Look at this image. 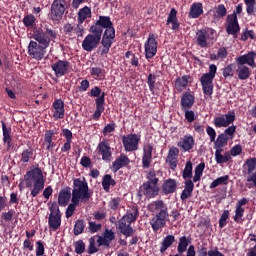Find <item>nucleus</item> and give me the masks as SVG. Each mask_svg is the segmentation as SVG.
I'll return each instance as SVG.
<instances>
[{
    "mask_svg": "<svg viewBox=\"0 0 256 256\" xmlns=\"http://www.w3.org/2000/svg\"><path fill=\"white\" fill-rule=\"evenodd\" d=\"M213 39H215V30L213 29H210V31L207 29H200L196 32L197 46L201 47L202 49L212 45Z\"/></svg>",
    "mask_w": 256,
    "mask_h": 256,
    "instance_id": "10",
    "label": "nucleus"
},
{
    "mask_svg": "<svg viewBox=\"0 0 256 256\" xmlns=\"http://www.w3.org/2000/svg\"><path fill=\"white\" fill-rule=\"evenodd\" d=\"M48 225L51 231H57L61 227V215L49 214Z\"/></svg>",
    "mask_w": 256,
    "mask_h": 256,
    "instance_id": "33",
    "label": "nucleus"
},
{
    "mask_svg": "<svg viewBox=\"0 0 256 256\" xmlns=\"http://www.w3.org/2000/svg\"><path fill=\"white\" fill-rule=\"evenodd\" d=\"M184 111V117L188 123H193L195 121V112L193 110H182Z\"/></svg>",
    "mask_w": 256,
    "mask_h": 256,
    "instance_id": "58",
    "label": "nucleus"
},
{
    "mask_svg": "<svg viewBox=\"0 0 256 256\" xmlns=\"http://www.w3.org/2000/svg\"><path fill=\"white\" fill-rule=\"evenodd\" d=\"M139 141H141V135L139 134L130 133L122 136L123 147L128 153L139 149Z\"/></svg>",
    "mask_w": 256,
    "mask_h": 256,
    "instance_id": "11",
    "label": "nucleus"
},
{
    "mask_svg": "<svg viewBox=\"0 0 256 256\" xmlns=\"http://www.w3.org/2000/svg\"><path fill=\"white\" fill-rule=\"evenodd\" d=\"M181 111H187V109H191L193 105H195V96L190 92H185L180 101Z\"/></svg>",
    "mask_w": 256,
    "mask_h": 256,
    "instance_id": "24",
    "label": "nucleus"
},
{
    "mask_svg": "<svg viewBox=\"0 0 256 256\" xmlns=\"http://www.w3.org/2000/svg\"><path fill=\"white\" fill-rule=\"evenodd\" d=\"M153 163V145L146 144L143 147V156H142V167L143 169H149Z\"/></svg>",
    "mask_w": 256,
    "mask_h": 256,
    "instance_id": "20",
    "label": "nucleus"
},
{
    "mask_svg": "<svg viewBox=\"0 0 256 256\" xmlns=\"http://www.w3.org/2000/svg\"><path fill=\"white\" fill-rule=\"evenodd\" d=\"M166 25H172V31H179L181 23H179V19H177V10L175 8H171Z\"/></svg>",
    "mask_w": 256,
    "mask_h": 256,
    "instance_id": "27",
    "label": "nucleus"
},
{
    "mask_svg": "<svg viewBox=\"0 0 256 256\" xmlns=\"http://www.w3.org/2000/svg\"><path fill=\"white\" fill-rule=\"evenodd\" d=\"M120 203H121V198L119 197L113 198L109 202V207L110 209H112V211H117V209H119Z\"/></svg>",
    "mask_w": 256,
    "mask_h": 256,
    "instance_id": "60",
    "label": "nucleus"
},
{
    "mask_svg": "<svg viewBox=\"0 0 256 256\" xmlns=\"http://www.w3.org/2000/svg\"><path fill=\"white\" fill-rule=\"evenodd\" d=\"M217 74V66L215 64H211L209 66L208 73H205L200 78V83L202 86V91L204 95H208V97H211L213 95V79H215V75Z\"/></svg>",
    "mask_w": 256,
    "mask_h": 256,
    "instance_id": "7",
    "label": "nucleus"
},
{
    "mask_svg": "<svg viewBox=\"0 0 256 256\" xmlns=\"http://www.w3.org/2000/svg\"><path fill=\"white\" fill-rule=\"evenodd\" d=\"M191 236H182L179 238L178 246H177V253L182 255V253H185L187 251V248L189 245H191Z\"/></svg>",
    "mask_w": 256,
    "mask_h": 256,
    "instance_id": "35",
    "label": "nucleus"
},
{
    "mask_svg": "<svg viewBox=\"0 0 256 256\" xmlns=\"http://www.w3.org/2000/svg\"><path fill=\"white\" fill-rule=\"evenodd\" d=\"M52 112L54 121L65 119V102L62 99H56L52 103Z\"/></svg>",
    "mask_w": 256,
    "mask_h": 256,
    "instance_id": "18",
    "label": "nucleus"
},
{
    "mask_svg": "<svg viewBox=\"0 0 256 256\" xmlns=\"http://www.w3.org/2000/svg\"><path fill=\"white\" fill-rule=\"evenodd\" d=\"M237 69H236V74L238 76V79L240 81H245L251 77V69L247 67V65L239 64L236 63Z\"/></svg>",
    "mask_w": 256,
    "mask_h": 256,
    "instance_id": "31",
    "label": "nucleus"
},
{
    "mask_svg": "<svg viewBox=\"0 0 256 256\" xmlns=\"http://www.w3.org/2000/svg\"><path fill=\"white\" fill-rule=\"evenodd\" d=\"M157 82V75L150 73L147 77V85L151 93H155V83Z\"/></svg>",
    "mask_w": 256,
    "mask_h": 256,
    "instance_id": "50",
    "label": "nucleus"
},
{
    "mask_svg": "<svg viewBox=\"0 0 256 256\" xmlns=\"http://www.w3.org/2000/svg\"><path fill=\"white\" fill-rule=\"evenodd\" d=\"M126 59H130V64L132 67H139V58L135 55V53L131 51H127L125 53Z\"/></svg>",
    "mask_w": 256,
    "mask_h": 256,
    "instance_id": "51",
    "label": "nucleus"
},
{
    "mask_svg": "<svg viewBox=\"0 0 256 256\" xmlns=\"http://www.w3.org/2000/svg\"><path fill=\"white\" fill-rule=\"evenodd\" d=\"M175 243V236L167 235L163 238L162 242L160 243V253L161 255H165V251L169 249Z\"/></svg>",
    "mask_w": 256,
    "mask_h": 256,
    "instance_id": "37",
    "label": "nucleus"
},
{
    "mask_svg": "<svg viewBox=\"0 0 256 256\" xmlns=\"http://www.w3.org/2000/svg\"><path fill=\"white\" fill-rule=\"evenodd\" d=\"M227 219H229V210H224L220 219H219L220 229H223V227L227 226Z\"/></svg>",
    "mask_w": 256,
    "mask_h": 256,
    "instance_id": "55",
    "label": "nucleus"
},
{
    "mask_svg": "<svg viewBox=\"0 0 256 256\" xmlns=\"http://www.w3.org/2000/svg\"><path fill=\"white\" fill-rule=\"evenodd\" d=\"M177 157H179V148L172 147L169 149L166 163H169L172 170L177 169Z\"/></svg>",
    "mask_w": 256,
    "mask_h": 256,
    "instance_id": "28",
    "label": "nucleus"
},
{
    "mask_svg": "<svg viewBox=\"0 0 256 256\" xmlns=\"http://www.w3.org/2000/svg\"><path fill=\"white\" fill-rule=\"evenodd\" d=\"M72 199L87 203L91 199V192H89V184L87 181H82L79 178L73 180Z\"/></svg>",
    "mask_w": 256,
    "mask_h": 256,
    "instance_id": "5",
    "label": "nucleus"
},
{
    "mask_svg": "<svg viewBox=\"0 0 256 256\" xmlns=\"http://www.w3.org/2000/svg\"><path fill=\"white\" fill-rule=\"evenodd\" d=\"M117 185V181L113 179V176L111 174H106L102 178V187L106 193H109L111 190V187H115Z\"/></svg>",
    "mask_w": 256,
    "mask_h": 256,
    "instance_id": "36",
    "label": "nucleus"
},
{
    "mask_svg": "<svg viewBox=\"0 0 256 256\" xmlns=\"http://www.w3.org/2000/svg\"><path fill=\"white\" fill-rule=\"evenodd\" d=\"M158 45L159 43L157 42V35L154 33H149L148 39L144 44L146 59H153L157 55Z\"/></svg>",
    "mask_w": 256,
    "mask_h": 256,
    "instance_id": "12",
    "label": "nucleus"
},
{
    "mask_svg": "<svg viewBox=\"0 0 256 256\" xmlns=\"http://www.w3.org/2000/svg\"><path fill=\"white\" fill-rule=\"evenodd\" d=\"M182 177L185 180L193 179V163L191 161L186 162Z\"/></svg>",
    "mask_w": 256,
    "mask_h": 256,
    "instance_id": "44",
    "label": "nucleus"
},
{
    "mask_svg": "<svg viewBox=\"0 0 256 256\" xmlns=\"http://www.w3.org/2000/svg\"><path fill=\"white\" fill-rule=\"evenodd\" d=\"M89 33L90 34H88L82 41V49L91 53V51H94V49L99 47V44L103 41V36L99 34V32L93 30V28H89Z\"/></svg>",
    "mask_w": 256,
    "mask_h": 256,
    "instance_id": "8",
    "label": "nucleus"
},
{
    "mask_svg": "<svg viewBox=\"0 0 256 256\" xmlns=\"http://www.w3.org/2000/svg\"><path fill=\"white\" fill-rule=\"evenodd\" d=\"M129 163H131L129 156L122 153L112 163L111 169L114 173H117V171H119V169H123V167H127V165H129Z\"/></svg>",
    "mask_w": 256,
    "mask_h": 256,
    "instance_id": "22",
    "label": "nucleus"
},
{
    "mask_svg": "<svg viewBox=\"0 0 256 256\" xmlns=\"http://www.w3.org/2000/svg\"><path fill=\"white\" fill-rule=\"evenodd\" d=\"M177 191V180L169 178L166 179L162 184L163 195H172Z\"/></svg>",
    "mask_w": 256,
    "mask_h": 256,
    "instance_id": "26",
    "label": "nucleus"
},
{
    "mask_svg": "<svg viewBox=\"0 0 256 256\" xmlns=\"http://www.w3.org/2000/svg\"><path fill=\"white\" fill-rule=\"evenodd\" d=\"M222 75L225 79H228L233 77V66L231 64L227 65L223 71H222Z\"/></svg>",
    "mask_w": 256,
    "mask_h": 256,
    "instance_id": "61",
    "label": "nucleus"
},
{
    "mask_svg": "<svg viewBox=\"0 0 256 256\" xmlns=\"http://www.w3.org/2000/svg\"><path fill=\"white\" fill-rule=\"evenodd\" d=\"M255 59H256V52L252 50L244 55H240L236 57L235 63H239L240 65H248V67L255 69L256 67Z\"/></svg>",
    "mask_w": 256,
    "mask_h": 256,
    "instance_id": "17",
    "label": "nucleus"
},
{
    "mask_svg": "<svg viewBox=\"0 0 256 256\" xmlns=\"http://www.w3.org/2000/svg\"><path fill=\"white\" fill-rule=\"evenodd\" d=\"M139 219V208L133 206L128 209L124 216L118 221V229L124 237H132L135 229L131 227V223H135Z\"/></svg>",
    "mask_w": 256,
    "mask_h": 256,
    "instance_id": "4",
    "label": "nucleus"
},
{
    "mask_svg": "<svg viewBox=\"0 0 256 256\" xmlns=\"http://www.w3.org/2000/svg\"><path fill=\"white\" fill-rule=\"evenodd\" d=\"M2 133H3V143L7 146V151L13 147L11 141H13V137L11 136V127H7L5 121H2Z\"/></svg>",
    "mask_w": 256,
    "mask_h": 256,
    "instance_id": "29",
    "label": "nucleus"
},
{
    "mask_svg": "<svg viewBox=\"0 0 256 256\" xmlns=\"http://www.w3.org/2000/svg\"><path fill=\"white\" fill-rule=\"evenodd\" d=\"M31 157H33V149L32 148L23 150L21 153L20 163H29V161H31Z\"/></svg>",
    "mask_w": 256,
    "mask_h": 256,
    "instance_id": "49",
    "label": "nucleus"
},
{
    "mask_svg": "<svg viewBox=\"0 0 256 256\" xmlns=\"http://www.w3.org/2000/svg\"><path fill=\"white\" fill-rule=\"evenodd\" d=\"M74 247L77 255H83V253H85V242H83V240L76 241Z\"/></svg>",
    "mask_w": 256,
    "mask_h": 256,
    "instance_id": "53",
    "label": "nucleus"
},
{
    "mask_svg": "<svg viewBox=\"0 0 256 256\" xmlns=\"http://www.w3.org/2000/svg\"><path fill=\"white\" fill-rule=\"evenodd\" d=\"M177 145L184 153H189L195 147V138L192 135H184Z\"/></svg>",
    "mask_w": 256,
    "mask_h": 256,
    "instance_id": "21",
    "label": "nucleus"
},
{
    "mask_svg": "<svg viewBox=\"0 0 256 256\" xmlns=\"http://www.w3.org/2000/svg\"><path fill=\"white\" fill-rule=\"evenodd\" d=\"M223 17H227V8L224 4H219L215 7L214 19L219 21V19H223Z\"/></svg>",
    "mask_w": 256,
    "mask_h": 256,
    "instance_id": "42",
    "label": "nucleus"
},
{
    "mask_svg": "<svg viewBox=\"0 0 256 256\" xmlns=\"http://www.w3.org/2000/svg\"><path fill=\"white\" fill-rule=\"evenodd\" d=\"M67 0H54L50 7V19L51 21L59 22L63 19L65 15V10L67 9Z\"/></svg>",
    "mask_w": 256,
    "mask_h": 256,
    "instance_id": "9",
    "label": "nucleus"
},
{
    "mask_svg": "<svg viewBox=\"0 0 256 256\" xmlns=\"http://www.w3.org/2000/svg\"><path fill=\"white\" fill-rule=\"evenodd\" d=\"M85 231V220L83 219H78L75 222L73 233L74 235H81Z\"/></svg>",
    "mask_w": 256,
    "mask_h": 256,
    "instance_id": "47",
    "label": "nucleus"
},
{
    "mask_svg": "<svg viewBox=\"0 0 256 256\" xmlns=\"http://www.w3.org/2000/svg\"><path fill=\"white\" fill-rule=\"evenodd\" d=\"M140 197H147L148 199H153V197H157L159 195V186L157 184H151L149 182H144L142 186L139 188Z\"/></svg>",
    "mask_w": 256,
    "mask_h": 256,
    "instance_id": "15",
    "label": "nucleus"
},
{
    "mask_svg": "<svg viewBox=\"0 0 256 256\" xmlns=\"http://www.w3.org/2000/svg\"><path fill=\"white\" fill-rule=\"evenodd\" d=\"M97 151L102 156V161H111V157L113 153L111 152V144H109V140L104 139L97 146Z\"/></svg>",
    "mask_w": 256,
    "mask_h": 256,
    "instance_id": "19",
    "label": "nucleus"
},
{
    "mask_svg": "<svg viewBox=\"0 0 256 256\" xmlns=\"http://www.w3.org/2000/svg\"><path fill=\"white\" fill-rule=\"evenodd\" d=\"M103 237L111 243V241H114L115 239V232H113L111 229H105Z\"/></svg>",
    "mask_w": 256,
    "mask_h": 256,
    "instance_id": "63",
    "label": "nucleus"
},
{
    "mask_svg": "<svg viewBox=\"0 0 256 256\" xmlns=\"http://www.w3.org/2000/svg\"><path fill=\"white\" fill-rule=\"evenodd\" d=\"M203 14V4L201 2H194L188 13L190 19H199L200 15Z\"/></svg>",
    "mask_w": 256,
    "mask_h": 256,
    "instance_id": "32",
    "label": "nucleus"
},
{
    "mask_svg": "<svg viewBox=\"0 0 256 256\" xmlns=\"http://www.w3.org/2000/svg\"><path fill=\"white\" fill-rule=\"evenodd\" d=\"M245 165H247L248 169V175H251V173H253L255 171V167H256V158H249L246 160Z\"/></svg>",
    "mask_w": 256,
    "mask_h": 256,
    "instance_id": "54",
    "label": "nucleus"
},
{
    "mask_svg": "<svg viewBox=\"0 0 256 256\" xmlns=\"http://www.w3.org/2000/svg\"><path fill=\"white\" fill-rule=\"evenodd\" d=\"M189 79H191L190 75H184L182 77L176 78L174 87L178 93H182V91L187 89V85H189Z\"/></svg>",
    "mask_w": 256,
    "mask_h": 256,
    "instance_id": "30",
    "label": "nucleus"
},
{
    "mask_svg": "<svg viewBox=\"0 0 256 256\" xmlns=\"http://www.w3.org/2000/svg\"><path fill=\"white\" fill-rule=\"evenodd\" d=\"M32 39L28 45V55L41 61L47 54V48L51 45V41L57 39V32L45 25L44 30L42 28H34Z\"/></svg>",
    "mask_w": 256,
    "mask_h": 256,
    "instance_id": "1",
    "label": "nucleus"
},
{
    "mask_svg": "<svg viewBox=\"0 0 256 256\" xmlns=\"http://www.w3.org/2000/svg\"><path fill=\"white\" fill-rule=\"evenodd\" d=\"M26 177L34 181L33 189L31 190V196L37 197L41 193L42 189H45V178L43 177V170L37 166L26 172Z\"/></svg>",
    "mask_w": 256,
    "mask_h": 256,
    "instance_id": "6",
    "label": "nucleus"
},
{
    "mask_svg": "<svg viewBox=\"0 0 256 256\" xmlns=\"http://www.w3.org/2000/svg\"><path fill=\"white\" fill-rule=\"evenodd\" d=\"M71 201V188L67 187L60 190L58 194V205L60 207H67Z\"/></svg>",
    "mask_w": 256,
    "mask_h": 256,
    "instance_id": "25",
    "label": "nucleus"
},
{
    "mask_svg": "<svg viewBox=\"0 0 256 256\" xmlns=\"http://www.w3.org/2000/svg\"><path fill=\"white\" fill-rule=\"evenodd\" d=\"M223 149H217L215 151V161L218 165H223V163H229L231 161V154L229 152H225L224 155Z\"/></svg>",
    "mask_w": 256,
    "mask_h": 256,
    "instance_id": "34",
    "label": "nucleus"
},
{
    "mask_svg": "<svg viewBox=\"0 0 256 256\" xmlns=\"http://www.w3.org/2000/svg\"><path fill=\"white\" fill-rule=\"evenodd\" d=\"M146 179H148L146 183L159 185V178H157V172L154 169L146 172Z\"/></svg>",
    "mask_w": 256,
    "mask_h": 256,
    "instance_id": "46",
    "label": "nucleus"
},
{
    "mask_svg": "<svg viewBox=\"0 0 256 256\" xmlns=\"http://www.w3.org/2000/svg\"><path fill=\"white\" fill-rule=\"evenodd\" d=\"M37 248H36V256H43L45 255V245L41 240L36 242Z\"/></svg>",
    "mask_w": 256,
    "mask_h": 256,
    "instance_id": "62",
    "label": "nucleus"
},
{
    "mask_svg": "<svg viewBox=\"0 0 256 256\" xmlns=\"http://www.w3.org/2000/svg\"><path fill=\"white\" fill-rule=\"evenodd\" d=\"M86 19H91V8L84 6L78 12V23H85Z\"/></svg>",
    "mask_w": 256,
    "mask_h": 256,
    "instance_id": "38",
    "label": "nucleus"
},
{
    "mask_svg": "<svg viewBox=\"0 0 256 256\" xmlns=\"http://www.w3.org/2000/svg\"><path fill=\"white\" fill-rule=\"evenodd\" d=\"M241 31L239 26V20L235 14H228L226 17V33L233 35L234 39H237V35Z\"/></svg>",
    "mask_w": 256,
    "mask_h": 256,
    "instance_id": "13",
    "label": "nucleus"
},
{
    "mask_svg": "<svg viewBox=\"0 0 256 256\" xmlns=\"http://www.w3.org/2000/svg\"><path fill=\"white\" fill-rule=\"evenodd\" d=\"M95 103L96 110L94 111L93 119L94 121H99L103 111H105V92H103L99 98H96Z\"/></svg>",
    "mask_w": 256,
    "mask_h": 256,
    "instance_id": "23",
    "label": "nucleus"
},
{
    "mask_svg": "<svg viewBox=\"0 0 256 256\" xmlns=\"http://www.w3.org/2000/svg\"><path fill=\"white\" fill-rule=\"evenodd\" d=\"M36 21H37V18H35L33 14H27L22 19V23L24 27H26L27 29H33V27H35L36 25Z\"/></svg>",
    "mask_w": 256,
    "mask_h": 256,
    "instance_id": "41",
    "label": "nucleus"
},
{
    "mask_svg": "<svg viewBox=\"0 0 256 256\" xmlns=\"http://www.w3.org/2000/svg\"><path fill=\"white\" fill-rule=\"evenodd\" d=\"M235 121V112L229 111L227 114H220L214 118V126L218 129L221 127H229Z\"/></svg>",
    "mask_w": 256,
    "mask_h": 256,
    "instance_id": "14",
    "label": "nucleus"
},
{
    "mask_svg": "<svg viewBox=\"0 0 256 256\" xmlns=\"http://www.w3.org/2000/svg\"><path fill=\"white\" fill-rule=\"evenodd\" d=\"M229 141V137L225 133H221L218 135L216 141H214V149H223L227 142Z\"/></svg>",
    "mask_w": 256,
    "mask_h": 256,
    "instance_id": "39",
    "label": "nucleus"
},
{
    "mask_svg": "<svg viewBox=\"0 0 256 256\" xmlns=\"http://www.w3.org/2000/svg\"><path fill=\"white\" fill-rule=\"evenodd\" d=\"M90 28L102 35L100 55L105 57L113 47V43H115V26H113L111 17L99 16L98 20Z\"/></svg>",
    "mask_w": 256,
    "mask_h": 256,
    "instance_id": "2",
    "label": "nucleus"
},
{
    "mask_svg": "<svg viewBox=\"0 0 256 256\" xmlns=\"http://www.w3.org/2000/svg\"><path fill=\"white\" fill-rule=\"evenodd\" d=\"M52 71L55 73V77H63L69 73L71 69V62L67 60H57L51 65Z\"/></svg>",
    "mask_w": 256,
    "mask_h": 256,
    "instance_id": "16",
    "label": "nucleus"
},
{
    "mask_svg": "<svg viewBox=\"0 0 256 256\" xmlns=\"http://www.w3.org/2000/svg\"><path fill=\"white\" fill-rule=\"evenodd\" d=\"M249 38L252 40L256 39L255 31L246 28L242 33L241 41H247Z\"/></svg>",
    "mask_w": 256,
    "mask_h": 256,
    "instance_id": "56",
    "label": "nucleus"
},
{
    "mask_svg": "<svg viewBox=\"0 0 256 256\" xmlns=\"http://www.w3.org/2000/svg\"><path fill=\"white\" fill-rule=\"evenodd\" d=\"M90 75L96 81H103L105 79V69L100 67H92L90 70Z\"/></svg>",
    "mask_w": 256,
    "mask_h": 256,
    "instance_id": "40",
    "label": "nucleus"
},
{
    "mask_svg": "<svg viewBox=\"0 0 256 256\" xmlns=\"http://www.w3.org/2000/svg\"><path fill=\"white\" fill-rule=\"evenodd\" d=\"M229 175L216 178L211 184L210 189H216L219 185H227L229 182Z\"/></svg>",
    "mask_w": 256,
    "mask_h": 256,
    "instance_id": "45",
    "label": "nucleus"
},
{
    "mask_svg": "<svg viewBox=\"0 0 256 256\" xmlns=\"http://www.w3.org/2000/svg\"><path fill=\"white\" fill-rule=\"evenodd\" d=\"M97 251H99V249L96 246L95 238L91 237L89 239L88 253L89 255H93L94 253H97Z\"/></svg>",
    "mask_w": 256,
    "mask_h": 256,
    "instance_id": "57",
    "label": "nucleus"
},
{
    "mask_svg": "<svg viewBox=\"0 0 256 256\" xmlns=\"http://www.w3.org/2000/svg\"><path fill=\"white\" fill-rule=\"evenodd\" d=\"M245 215V208H237L235 210L234 221L235 223H243V216Z\"/></svg>",
    "mask_w": 256,
    "mask_h": 256,
    "instance_id": "52",
    "label": "nucleus"
},
{
    "mask_svg": "<svg viewBox=\"0 0 256 256\" xmlns=\"http://www.w3.org/2000/svg\"><path fill=\"white\" fill-rule=\"evenodd\" d=\"M115 127H117V125L115 124V122H112L110 124H107L104 128H103V135L106 136L108 133H113V131H115Z\"/></svg>",
    "mask_w": 256,
    "mask_h": 256,
    "instance_id": "64",
    "label": "nucleus"
},
{
    "mask_svg": "<svg viewBox=\"0 0 256 256\" xmlns=\"http://www.w3.org/2000/svg\"><path fill=\"white\" fill-rule=\"evenodd\" d=\"M89 97H101L103 95V91L99 88V86L93 87L90 92L88 93Z\"/></svg>",
    "mask_w": 256,
    "mask_h": 256,
    "instance_id": "59",
    "label": "nucleus"
},
{
    "mask_svg": "<svg viewBox=\"0 0 256 256\" xmlns=\"http://www.w3.org/2000/svg\"><path fill=\"white\" fill-rule=\"evenodd\" d=\"M79 203H80V200L71 198V203L68 205L65 212L66 219H69V217H73V214L75 213V208L78 207Z\"/></svg>",
    "mask_w": 256,
    "mask_h": 256,
    "instance_id": "43",
    "label": "nucleus"
},
{
    "mask_svg": "<svg viewBox=\"0 0 256 256\" xmlns=\"http://www.w3.org/2000/svg\"><path fill=\"white\" fill-rule=\"evenodd\" d=\"M149 211L156 213L154 217L150 220V225L154 233H157L159 229H163L169 221V208L163 200H156L149 205Z\"/></svg>",
    "mask_w": 256,
    "mask_h": 256,
    "instance_id": "3",
    "label": "nucleus"
},
{
    "mask_svg": "<svg viewBox=\"0 0 256 256\" xmlns=\"http://www.w3.org/2000/svg\"><path fill=\"white\" fill-rule=\"evenodd\" d=\"M246 5V13L249 17L255 15L256 0H244Z\"/></svg>",
    "mask_w": 256,
    "mask_h": 256,
    "instance_id": "48",
    "label": "nucleus"
}]
</instances>
